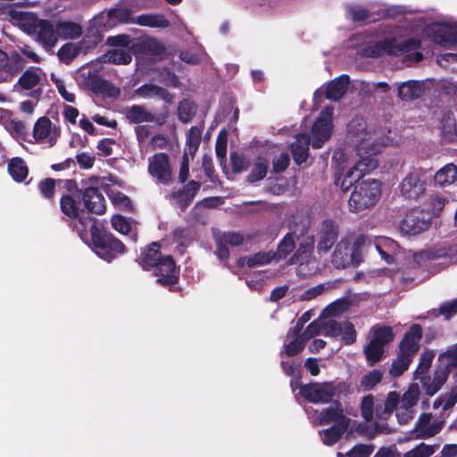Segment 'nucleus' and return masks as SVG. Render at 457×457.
<instances>
[{
	"label": "nucleus",
	"instance_id": "obj_1",
	"mask_svg": "<svg viewBox=\"0 0 457 457\" xmlns=\"http://www.w3.org/2000/svg\"><path fill=\"white\" fill-rule=\"evenodd\" d=\"M91 240L96 254L111 262L127 252L125 245L109 230L99 228L96 222L90 227Z\"/></svg>",
	"mask_w": 457,
	"mask_h": 457
},
{
	"label": "nucleus",
	"instance_id": "obj_2",
	"mask_svg": "<svg viewBox=\"0 0 457 457\" xmlns=\"http://www.w3.org/2000/svg\"><path fill=\"white\" fill-rule=\"evenodd\" d=\"M381 196V183L374 179H361L351 193L349 211L359 213L377 204Z\"/></svg>",
	"mask_w": 457,
	"mask_h": 457
},
{
	"label": "nucleus",
	"instance_id": "obj_3",
	"mask_svg": "<svg viewBox=\"0 0 457 457\" xmlns=\"http://www.w3.org/2000/svg\"><path fill=\"white\" fill-rule=\"evenodd\" d=\"M346 388L345 382H310L300 386V395L312 403H328L340 392Z\"/></svg>",
	"mask_w": 457,
	"mask_h": 457
},
{
	"label": "nucleus",
	"instance_id": "obj_4",
	"mask_svg": "<svg viewBox=\"0 0 457 457\" xmlns=\"http://www.w3.org/2000/svg\"><path fill=\"white\" fill-rule=\"evenodd\" d=\"M451 356H443L442 361H438L433 378L424 377L421 379V386L428 396L435 395L445 384L450 373L457 368V363L453 364Z\"/></svg>",
	"mask_w": 457,
	"mask_h": 457
},
{
	"label": "nucleus",
	"instance_id": "obj_5",
	"mask_svg": "<svg viewBox=\"0 0 457 457\" xmlns=\"http://www.w3.org/2000/svg\"><path fill=\"white\" fill-rule=\"evenodd\" d=\"M152 270L154 276L157 277L156 283L162 287H173L179 280V267L171 255L163 256Z\"/></svg>",
	"mask_w": 457,
	"mask_h": 457
},
{
	"label": "nucleus",
	"instance_id": "obj_6",
	"mask_svg": "<svg viewBox=\"0 0 457 457\" xmlns=\"http://www.w3.org/2000/svg\"><path fill=\"white\" fill-rule=\"evenodd\" d=\"M340 234L339 223L333 219H325L318 232L317 252L319 254L328 253L337 243Z\"/></svg>",
	"mask_w": 457,
	"mask_h": 457
},
{
	"label": "nucleus",
	"instance_id": "obj_7",
	"mask_svg": "<svg viewBox=\"0 0 457 457\" xmlns=\"http://www.w3.org/2000/svg\"><path fill=\"white\" fill-rule=\"evenodd\" d=\"M148 172L158 182L168 184L171 181L172 172L170 157L166 153H157L148 158Z\"/></svg>",
	"mask_w": 457,
	"mask_h": 457
},
{
	"label": "nucleus",
	"instance_id": "obj_8",
	"mask_svg": "<svg viewBox=\"0 0 457 457\" xmlns=\"http://www.w3.org/2000/svg\"><path fill=\"white\" fill-rule=\"evenodd\" d=\"M420 170L410 171L401 182L399 188L401 195L405 199L417 200L426 190V181L422 179Z\"/></svg>",
	"mask_w": 457,
	"mask_h": 457
},
{
	"label": "nucleus",
	"instance_id": "obj_9",
	"mask_svg": "<svg viewBox=\"0 0 457 457\" xmlns=\"http://www.w3.org/2000/svg\"><path fill=\"white\" fill-rule=\"evenodd\" d=\"M429 227V219H427L423 212L418 209L408 212L400 225L403 233L411 236H416L428 230Z\"/></svg>",
	"mask_w": 457,
	"mask_h": 457
},
{
	"label": "nucleus",
	"instance_id": "obj_10",
	"mask_svg": "<svg viewBox=\"0 0 457 457\" xmlns=\"http://www.w3.org/2000/svg\"><path fill=\"white\" fill-rule=\"evenodd\" d=\"M34 29L37 42L42 45L46 52H53L59 40L56 23L48 20L40 19L35 23Z\"/></svg>",
	"mask_w": 457,
	"mask_h": 457
},
{
	"label": "nucleus",
	"instance_id": "obj_11",
	"mask_svg": "<svg viewBox=\"0 0 457 457\" xmlns=\"http://www.w3.org/2000/svg\"><path fill=\"white\" fill-rule=\"evenodd\" d=\"M101 19H104V17L96 18L94 22L87 28L82 39L78 42L83 54L94 50L103 41L104 34L101 29L103 26Z\"/></svg>",
	"mask_w": 457,
	"mask_h": 457
},
{
	"label": "nucleus",
	"instance_id": "obj_12",
	"mask_svg": "<svg viewBox=\"0 0 457 457\" xmlns=\"http://www.w3.org/2000/svg\"><path fill=\"white\" fill-rule=\"evenodd\" d=\"M26 61L16 52L8 55L0 49V73L4 75V80L11 79L25 67Z\"/></svg>",
	"mask_w": 457,
	"mask_h": 457
},
{
	"label": "nucleus",
	"instance_id": "obj_13",
	"mask_svg": "<svg viewBox=\"0 0 457 457\" xmlns=\"http://www.w3.org/2000/svg\"><path fill=\"white\" fill-rule=\"evenodd\" d=\"M82 200L88 212L102 215L106 211L105 199L96 187H87L83 190Z\"/></svg>",
	"mask_w": 457,
	"mask_h": 457
},
{
	"label": "nucleus",
	"instance_id": "obj_14",
	"mask_svg": "<svg viewBox=\"0 0 457 457\" xmlns=\"http://www.w3.org/2000/svg\"><path fill=\"white\" fill-rule=\"evenodd\" d=\"M423 336V330L420 324H412L405 332L399 344V352L414 357L420 349V341Z\"/></svg>",
	"mask_w": 457,
	"mask_h": 457
},
{
	"label": "nucleus",
	"instance_id": "obj_15",
	"mask_svg": "<svg viewBox=\"0 0 457 457\" xmlns=\"http://www.w3.org/2000/svg\"><path fill=\"white\" fill-rule=\"evenodd\" d=\"M86 87L96 95H103L109 97H118L120 90L111 81L101 78L97 74L89 73L86 79Z\"/></svg>",
	"mask_w": 457,
	"mask_h": 457
},
{
	"label": "nucleus",
	"instance_id": "obj_16",
	"mask_svg": "<svg viewBox=\"0 0 457 457\" xmlns=\"http://www.w3.org/2000/svg\"><path fill=\"white\" fill-rule=\"evenodd\" d=\"M331 405L324 408L319 414L318 420L320 425L330 423L338 424V422L346 420L351 422V419L345 415L343 404L339 400H332Z\"/></svg>",
	"mask_w": 457,
	"mask_h": 457
},
{
	"label": "nucleus",
	"instance_id": "obj_17",
	"mask_svg": "<svg viewBox=\"0 0 457 457\" xmlns=\"http://www.w3.org/2000/svg\"><path fill=\"white\" fill-rule=\"evenodd\" d=\"M332 123L328 118L319 117L312 128V146L314 149L320 148L331 136Z\"/></svg>",
	"mask_w": 457,
	"mask_h": 457
},
{
	"label": "nucleus",
	"instance_id": "obj_18",
	"mask_svg": "<svg viewBox=\"0 0 457 457\" xmlns=\"http://www.w3.org/2000/svg\"><path fill=\"white\" fill-rule=\"evenodd\" d=\"M163 256L161 252V245L158 242H152L141 251L136 261L144 270L148 271L152 270Z\"/></svg>",
	"mask_w": 457,
	"mask_h": 457
},
{
	"label": "nucleus",
	"instance_id": "obj_19",
	"mask_svg": "<svg viewBox=\"0 0 457 457\" xmlns=\"http://www.w3.org/2000/svg\"><path fill=\"white\" fill-rule=\"evenodd\" d=\"M126 118L130 123L140 124L142 122H156L160 125L165 122L167 114L163 115L162 119L156 118L152 112L146 110L143 105L133 104L126 111Z\"/></svg>",
	"mask_w": 457,
	"mask_h": 457
},
{
	"label": "nucleus",
	"instance_id": "obj_20",
	"mask_svg": "<svg viewBox=\"0 0 457 457\" xmlns=\"http://www.w3.org/2000/svg\"><path fill=\"white\" fill-rule=\"evenodd\" d=\"M432 39L436 44L446 46L457 43V26L447 23H438L432 29Z\"/></svg>",
	"mask_w": 457,
	"mask_h": 457
},
{
	"label": "nucleus",
	"instance_id": "obj_21",
	"mask_svg": "<svg viewBox=\"0 0 457 457\" xmlns=\"http://www.w3.org/2000/svg\"><path fill=\"white\" fill-rule=\"evenodd\" d=\"M311 138L307 134H298L295 142L291 144L290 149L294 162L301 165L307 161L310 155L309 147Z\"/></svg>",
	"mask_w": 457,
	"mask_h": 457
},
{
	"label": "nucleus",
	"instance_id": "obj_22",
	"mask_svg": "<svg viewBox=\"0 0 457 457\" xmlns=\"http://www.w3.org/2000/svg\"><path fill=\"white\" fill-rule=\"evenodd\" d=\"M131 50L135 54L159 56L163 54L165 46L155 37H147L144 40L133 43Z\"/></svg>",
	"mask_w": 457,
	"mask_h": 457
},
{
	"label": "nucleus",
	"instance_id": "obj_23",
	"mask_svg": "<svg viewBox=\"0 0 457 457\" xmlns=\"http://www.w3.org/2000/svg\"><path fill=\"white\" fill-rule=\"evenodd\" d=\"M201 188V184L195 180L188 181L182 189L172 193V197L178 200L181 211H185L192 203Z\"/></svg>",
	"mask_w": 457,
	"mask_h": 457
},
{
	"label": "nucleus",
	"instance_id": "obj_24",
	"mask_svg": "<svg viewBox=\"0 0 457 457\" xmlns=\"http://www.w3.org/2000/svg\"><path fill=\"white\" fill-rule=\"evenodd\" d=\"M350 84V77L342 74L328 83L325 96L328 100L337 101L346 93Z\"/></svg>",
	"mask_w": 457,
	"mask_h": 457
},
{
	"label": "nucleus",
	"instance_id": "obj_25",
	"mask_svg": "<svg viewBox=\"0 0 457 457\" xmlns=\"http://www.w3.org/2000/svg\"><path fill=\"white\" fill-rule=\"evenodd\" d=\"M431 419V413L423 412L420 415L415 424V429L418 431V438H428L439 433L441 430L440 424H430Z\"/></svg>",
	"mask_w": 457,
	"mask_h": 457
},
{
	"label": "nucleus",
	"instance_id": "obj_26",
	"mask_svg": "<svg viewBox=\"0 0 457 457\" xmlns=\"http://www.w3.org/2000/svg\"><path fill=\"white\" fill-rule=\"evenodd\" d=\"M80 197L71 194H62L60 198V210L71 220H77L80 214Z\"/></svg>",
	"mask_w": 457,
	"mask_h": 457
},
{
	"label": "nucleus",
	"instance_id": "obj_27",
	"mask_svg": "<svg viewBox=\"0 0 457 457\" xmlns=\"http://www.w3.org/2000/svg\"><path fill=\"white\" fill-rule=\"evenodd\" d=\"M349 422L344 420L338 424H333L328 428H325L320 431L321 440L326 445H333L337 443L346 432L349 428Z\"/></svg>",
	"mask_w": 457,
	"mask_h": 457
},
{
	"label": "nucleus",
	"instance_id": "obj_28",
	"mask_svg": "<svg viewBox=\"0 0 457 457\" xmlns=\"http://www.w3.org/2000/svg\"><path fill=\"white\" fill-rule=\"evenodd\" d=\"M106 17L107 21H102L104 27L112 28L117 24L135 23V19L131 18V11L125 7L111 8Z\"/></svg>",
	"mask_w": 457,
	"mask_h": 457
},
{
	"label": "nucleus",
	"instance_id": "obj_29",
	"mask_svg": "<svg viewBox=\"0 0 457 457\" xmlns=\"http://www.w3.org/2000/svg\"><path fill=\"white\" fill-rule=\"evenodd\" d=\"M349 245L347 239H342L335 247L331 257V262L336 269H345L349 267L351 258L349 257Z\"/></svg>",
	"mask_w": 457,
	"mask_h": 457
},
{
	"label": "nucleus",
	"instance_id": "obj_30",
	"mask_svg": "<svg viewBox=\"0 0 457 457\" xmlns=\"http://www.w3.org/2000/svg\"><path fill=\"white\" fill-rule=\"evenodd\" d=\"M135 23L149 28L166 29L170 27V21L162 13H145L136 17Z\"/></svg>",
	"mask_w": 457,
	"mask_h": 457
},
{
	"label": "nucleus",
	"instance_id": "obj_31",
	"mask_svg": "<svg viewBox=\"0 0 457 457\" xmlns=\"http://www.w3.org/2000/svg\"><path fill=\"white\" fill-rule=\"evenodd\" d=\"M423 85L418 81L409 80L398 87V96L403 101H412L420 98L423 93Z\"/></svg>",
	"mask_w": 457,
	"mask_h": 457
},
{
	"label": "nucleus",
	"instance_id": "obj_32",
	"mask_svg": "<svg viewBox=\"0 0 457 457\" xmlns=\"http://www.w3.org/2000/svg\"><path fill=\"white\" fill-rule=\"evenodd\" d=\"M58 37L63 39H76L83 34L82 27L74 21H60L56 22Z\"/></svg>",
	"mask_w": 457,
	"mask_h": 457
},
{
	"label": "nucleus",
	"instance_id": "obj_33",
	"mask_svg": "<svg viewBox=\"0 0 457 457\" xmlns=\"http://www.w3.org/2000/svg\"><path fill=\"white\" fill-rule=\"evenodd\" d=\"M457 179V167L449 163L441 168L434 176L435 185L445 187L452 185Z\"/></svg>",
	"mask_w": 457,
	"mask_h": 457
},
{
	"label": "nucleus",
	"instance_id": "obj_34",
	"mask_svg": "<svg viewBox=\"0 0 457 457\" xmlns=\"http://www.w3.org/2000/svg\"><path fill=\"white\" fill-rule=\"evenodd\" d=\"M390 42H393L391 55L394 56H400L403 54L416 51L421 46V42L418 38H408L403 42H398L395 37H391Z\"/></svg>",
	"mask_w": 457,
	"mask_h": 457
},
{
	"label": "nucleus",
	"instance_id": "obj_35",
	"mask_svg": "<svg viewBox=\"0 0 457 457\" xmlns=\"http://www.w3.org/2000/svg\"><path fill=\"white\" fill-rule=\"evenodd\" d=\"M7 170L12 179L19 183L24 181L29 174V168L26 162L20 157L11 159Z\"/></svg>",
	"mask_w": 457,
	"mask_h": 457
},
{
	"label": "nucleus",
	"instance_id": "obj_36",
	"mask_svg": "<svg viewBox=\"0 0 457 457\" xmlns=\"http://www.w3.org/2000/svg\"><path fill=\"white\" fill-rule=\"evenodd\" d=\"M401 404V398L396 391H390L384 403V406H376V416L378 419H382L384 415L390 416L395 410H396L398 404Z\"/></svg>",
	"mask_w": 457,
	"mask_h": 457
},
{
	"label": "nucleus",
	"instance_id": "obj_37",
	"mask_svg": "<svg viewBox=\"0 0 457 457\" xmlns=\"http://www.w3.org/2000/svg\"><path fill=\"white\" fill-rule=\"evenodd\" d=\"M435 357V352L433 350H425L420 358V362L414 372V379H419L421 383V379L424 377H430L428 372L431 367L433 359Z\"/></svg>",
	"mask_w": 457,
	"mask_h": 457
},
{
	"label": "nucleus",
	"instance_id": "obj_38",
	"mask_svg": "<svg viewBox=\"0 0 457 457\" xmlns=\"http://www.w3.org/2000/svg\"><path fill=\"white\" fill-rule=\"evenodd\" d=\"M360 181L361 175L356 174L352 168L347 170L344 177L338 172L335 174L334 183L336 186L339 187L343 192H347L352 187H354L356 183Z\"/></svg>",
	"mask_w": 457,
	"mask_h": 457
},
{
	"label": "nucleus",
	"instance_id": "obj_39",
	"mask_svg": "<svg viewBox=\"0 0 457 457\" xmlns=\"http://www.w3.org/2000/svg\"><path fill=\"white\" fill-rule=\"evenodd\" d=\"M385 353V347L380 344L375 343L372 340L364 347L363 353L365 355L367 364L370 367L379 362Z\"/></svg>",
	"mask_w": 457,
	"mask_h": 457
},
{
	"label": "nucleus",
	"instance_id": "obj_40",
	"mask_svg": "<svg viewBox=\"0 0 457 457\" xmlns=\"http://www.w3.org/2000/svg\"><path fill=\"white\" fill-rule=\"evenodd\" d=\"M371 332L373 333L371 340L375 343L380 344L384 347L391 343L395 338L393 328L390 326L375 325L372 327Z\"/></svg>",
	"mask_w": 457,
	"mask_h": 457
},
{
	"label": "nucleus",
	"instance_id": "obj_41",
	"mask_svg": "<svg viewBox=\"0 0 457 457\" xmlns=\"http://www.w3.org/2000/svg\"><path fill=\"white\" fill-rule=\"evenodd\" d=\"M412 358L413 357L410 354L398 352L397 357L393 361L389 370L391 377L398 378L402 376L403 372L408 370Z\"/></svg>",
	"mask_w": 457,
	"mask_h": 457
},
{
	"label": "nucleus",
	"instance_id": "obj_42",
	"mask_svg": "<svg viewBox=\"0 0 457 457\" xmlns=\"http://www.w3.org/2000/svg\"><path fill=\"white\" fill-rule=\"evenodd\" d=\"M40 71L41 70L38 67H30L27 69L20 77L18 85L22 89L26 90L34 88L40 81V77L37 73V71Z\"/></svg>",
	"mask_w": 457,
	"mask_h": 457
},
{
	"label": "nucleus",
	"instance_id": "obj_43",
	"mask_svg": "<svg viewBox=\"0 0 457 457\" xmlns=\"http://www.w3.org/2000/svg\"><path fill=\"white\" fill-rule=\"evenodd\" d=\"M392 43L390 38L380 40L374 45L369 46L363 50V54L367 57L377 58L385 54L391 55Z\"/></svg>",
	"mask_w": 457,
	"mask_h": 457
},
{
	"label": "nucleus",
	"instance_id": "obj_44",
	"mask_svg": "<svg viewBox=\"0 0 457 457\" xmlns=\"http://www.w3.org/2000/svg\"><path fill=\"white\" fill-rule=\"evenodd\" d=\"M420 390L417 383H411L401 398V409H412L420 399Z\"/></svg>",
	"mask_w": 457,
	"mask_h": 457
},
{
	"label": "nucleus",
	"instance_id": "obj_45",
	"mask_svg": "<svg viewBox=\"0 0 457 457\" xmlns=\"http://www.w3.org/2000/svg\"><path fill=\"white\" fill-rule=\"evenodd\" d=\"M295 248L294 233H287L278 243L277 252L273 253L278 260L286 259Z\"/></svg>",
	"mask_w": 457,
	"mask_h": 457
},
{
	"label": "nucleus",
	"instance_id": "obj_46",
	"mask_svg": "<svg viewBox=\"0 0 457 457\" xmlns=\"http://www.w3.org/2000/svg\"><path fill=\"white\" fill-rule=\"evenodd\" d=\"M80 53H82V50L78 43L69 42L61 46L57 52V56L61 62L70 64Z\"/></svg>",
	"mask_w": 457,
	"mask_h": 457
},
{
	"label": "nucleus",
	"instance_id": "obj_47",
	"mask_svg": "<svg viewBox=\"0 0 457 457\" xmlns=\"http://www.w3.org/2000/svg\"><path fill=\"white\" fill-rule=\"evenodd\" d=\"M52 130V121L49 118L40 117L35 123L33 128V137L37 142H42L46 139Z\"/></svg>",
	"mask_w": 457,
	"mask_h": 457
},
{
	"label": "nucleus",
	"instance_id": "obj_48",
	"mask_svg": "<svg viewBox=\"0 0 457 457\" xmlns=\"http://www.w3.org/2000/svg\"><path fill=\"white\" fill-rule=\"evenodd\" d=\"M314 237L308 236L304 237L300 243L296 252L294 253L291 262H300L304 258L311 255L314 249Z\"/></svg>",
	"mask_w": 457,
	"mask_h": 457
},
{
	"label": "nucleus",
	"instance_id": "obj_49",
	"mask_svg": "<svg viewBox=\"0 0 457 457\" xmlns=\"http://www.w3.org/2000/svg\"><path fill=\"white\" fill-rule=\"evenodd\" d=\"M268 172V162L265 159L259 157L255 162L251 172L246 178V181L250 184H254L263 179Z\"/></svg>",
	"mask_w": 457,
	"mask_h": 457
},
{
	"label": "nucleus",
	"instance_id": "obj_50",
	"mask_svg": "<svg viewBox=\"0 0 457 457\" xmlns=\"http://www.w3.org/2000/svg\"><path fill=\"white\" fill-rule=\"evenodd\" d=\"M105 62L112 64H129L132 61L130 54L125 49H112L104 54Z\"/></svg>",
	"mask_w": 457,
	"mask_h": 457
},
{
	"label": "nucleus",
	"instance_id": "obj_51",
	"mask_svg": "<svg viewBox=\"0 0 457 457\" xmlns=\"http://www.w3.org/2000/svg\"><path fill=\"white\" fill-rule=\"evenodd\" d=\"M195 104L189 99H183L178 106V118L183 123L187 124L192 120L195 114Z\"/></svg>",
	"mask_w": 457,
	"mask_h": 457
},
{
	"label": "nucleus",
	"instance_id": "obj_52",
	"mask_svg": "<svg viewBox=\"0 0 457 457\" xmlns=\"http://www.w3.org/2000/svg\"><path fill=\"white\" fill-rule=\"evenodd\" d=\"M382 378L383 372L380 370H372L361 377L360 386L364 391H370L380 383Z\"/></svg>",
	"mask_w": 457,
	"mask_h": 457
},
{
	"label": "nucleus",
	"instance_id": "obj_53",
	"mask_svg": "<svg viewBox=\"0 0 457 457\" xmlns=\"http://www.w3.org/2000/svg\"><path fill=\"white\" fill-rule=\"evenodd\" d=\"M57 180L52 178H46L37 184L40 195L48 201H54L55 195Z\"/></svg>",
	"mask_w": 457,
	"mask_h": 457
},
{
	"label": "nucleus",
	"instance_id": "obj_54",
	"mask_svg": "<svg viewBox=\"0 0 457 457\" xmlns=\"http://www.w3.org/2000/svg\"><path fill=\"white\" fill-rule=\"evenodd\" d=\"M377 167L378 161L372 156H366L357 162L352 169L356 174H360L361 179L365 174L374 170Z\"/></svg>",
	"mask_w": 457,
	"mask_h": 457
},
{
	"label": "nucleus",
	"instance_id": "obj_55",
	"mask_svg": "<svg viewBox=\"0 0 457 457\" xmlns=\"http://www.w3.org/2000/svg\"><path fill=\"white\" fill-rule=\"evenodd\" d=\"M112 203L123 211H131L133 208L132 203L128 195L118 190L106 191Z\"/></svg>",
	"mask_w": 457,
	"mask_h": 457
},
{
	"label": "nucleus",
	"instance_id": "obj_56",
	"mask_svg": "<svg viewBox=\"0 0 457 457\" xmlns=\"http://www.w3.org/2000/svg\"><path fill=\"white\" fill-rule=\"evenodd\" d=\"M448 255V252L445 248L428 249L416 253L414 255V260L417 262H420L421 261H433L445 258L447 257Z\"/></svg>",
	"mask_w": 457,
	"mask_h": 457
},
{
	"label": "nucleus",
	"instance_id": "obj_57",
	"mask_svg": "<svg viewBox=\"0 0 457 457\" xmlns=\"http://www.w3.org/2000/svg\"><path fill=\"white\" fill-rule=\"evenodd\" d=\"M275 258L272 252H258L247 258V266L253 268L270 263Z\"/></svg>",
	"mask_w": 457,
	"mask_h": 457
},
{
	"label": "nucleus",
	"instance_id": "obj_58",
	"mask_svg": "<svg viewBox=\"0 0 457 457\" xmlns=\"http://www.w3.org/2000/svg\"><path fill=\"white\" fill-rule=\"evenodd\" d=\"M341 330L342 333H340V336L342 337V341L345 345H350L356 342L357 332L351 321H344L342 323Z\"/></svg>",
	"mask_w": 457,
	"mask_h": 457
},
{
	"label": "nucleus",
	"instance_id": "obj_59",
	"mask_svg": "<svg viewBox=\"0 0 457 457\" xmlns=\"http://www.w3.org/2000/svg\"><path fill=\"white\" fill-rule=\"evenodd\" d=\"M361 414L366 421H371L374 417V397L372 395L364 396L361 403Z\"/></svg>",
	"mask_w": 457,
	"mask_h": 457
},
{
	"label": "nucleus",
	"instance_id": "obj_60",
	"mask_svg": "<svg viewBox=\"0 0 457 457\" xmlns=\"http://www.w3.org/2000/svg\"><path fill=\"white\" fill-rule=\"evenodd\" d=\"M112 227L120 234L127 235L131 230V225L127 218L115 214L111 219Z\"/></svg>",
	"mask_w": 457,
	"mask_h": 457
},
{
	"label": "nucleus",
	"instance_id": "obj_61",
	"mask_svg": "<svg viewBox=\"0 0 457 457\" xmlns=\"http://www.w3.org/2000/svg\"><path fill=\"white\" fill-rule=\"evenodd\" d=\"M349 307V301L345 298H339L329 303L326 308L325 312L329 316H337L345 312Z\"/></svg>",
	"mask_w": 457,
	"mask_h": 457
},
{
	"label": "nucleus",
	"instance_id": "obj_62",
	"mask_svg": "<svg viewBox=\"0 0 457 457\" xmlns=\"http://www.w3.org/2000/svg\"><path fill=\"white\" fill-rule=\"evenodd\" d=\"M218 237L227 245L230 246H239L245 242L244 235L235 231L223 232Z\"/></svg>",
	"mask_w": 457,
	"mask_h": 457
},
{
	"label": "nucleus",
	"instance_id": "obj_63",
	"mask_svg": "<svg viewBox=\"0 0 457 457\" xmlns=\"http://www.w3.org/2000/svg\"><path fill=\"white\" fill-rule=\"evenodd\" d=\"M343 322L335 320H328L322 323V333L326 337H337L342 333L341 327Z\"/></svg>",
	"mask_w": 457,
	"mask_h": 457
},
{
	"label": "nucleus",
	"instance_id": "obj_64",
	"mask_svg": "<svg viewBox=\"0 0 457 457\" xmlns=\"http://www.w3.org/2000/svg\"><path fill=\"white\" fill-rule=\"evenodd\" d=\"M373 451V445L358 444L346 453V457H370Z\"/></svg>",
	"mask_w": 457,
	"mask_h": 457
}]
</instances>
